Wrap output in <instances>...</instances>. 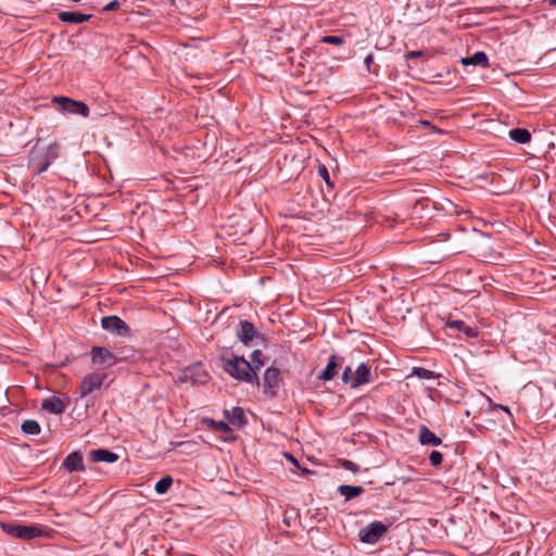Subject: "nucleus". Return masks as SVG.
Instances as JSON below:
<instances>
[{
	"label": "nucleus",
	"instance_id": "5701e85b",
	"mask_svg": "<svg viewBox=\"0 0 556 556\" xmlns=\"http://www.w3.org/2000/svg\"><path fill=\"white\" fill-rule=\"evenodd\" d=\"M202 424L207 426L211 430L219 433H229L231 432V428L229 427V424L226 421H216L213 418L204 417L202 419Z\"/></svg>",
	"mask_w": 556,
	"mask_h": 556
},
{
	"label": "nucleus",
	"instance_id": "c9c22d12",
	"mask_svg": "<svg viewBox=\"0 0 556 556\" xmlns=\"http://www.w3.org/2000/svg\"><path fill=\"white\" fill-rule=\"evenodd\" d=\"M496 407H498V409H502V412H505L509 417H513V414L508 406L501 404V405H496Z\"/></svg>",
	"mask_w": 556,
	"mask_h": 556
},
{
	"label": "nucleus",
	"instance_id": "4c0bfd02",
	"mask_svg": "<svg viewBox=\"0 0 556 556\" xmlns=\"http://www.w3.org/2000/svg\"><path fill=\"white\" fill-rule=\"evenodd\" d=\"M419 123L424 128H434L429 121L421 119Z\"/></svg>",
	"mask_w": 556,
	"mask_h": 556
},
{
	"label": "nucleus",
	"instance_id": "a19ab883",
	"mask_svg": "<svg viewBox=\"0 0 556 556\" xmlns=\"http://www.w3.org/2000/svg\"><path fill=\"white\" fill-rule=\"evenodd\" d=\"M549 4L556 7V0H549Z\"/></svg>",
	"mask_w": 556,
	"mask_h": 556
},
{
	"label": "nucleus",
	"instance_id": "6ab92c4d",
	"mask_svg": "<svg viewBox=\"0 0 556 556\" xmlns=\"http://www.w3.org/2000/svg\"><path fill=\"white\" fill-rule=\"evenodd\" d=\"M225 416L231 425L238 428L243 427L248 421L243 408L239 406L232 407L231 410H225Z\"/></svg>",
	"mask_w": 556,
	"mask_h": 556
},
{
	"label": "nucleus",
	"instance_id": "39448f33",
	"mask_svg": "<svg viewBox=\"0 0 556 556\" xmlns=\"http://www.w3.org/2000/svg\"><path fill=\"white\" fill-rule=\"evenodd\" d=\"M281 384L282 377L280 370L274 366L268 367L263 376V393L268 397H275Z\"/></svg>",
	"mask_w": 556,
	"mask_h": 556
},
{
	"label": "nucleus",
	"instance_id": "412c9836",
	"mask_svg": "<svg viewBox=\"0 0 556 556\" xmlns=\"http://www.w3.org/2000/svg\"><path fill=\"white\" fill-rule=\"evenodd\" d=\"M338 492L345 501H350L362 495L365 492V489L361 485L341 484L338 488Z\"/></svg>",
	"mask_w": 556,
	"mask_h": 556
},
{
	"label": "nucleus",
	"instance_id": "1a4fd4ad",
	"mask_svg": "<svg viewBox=\"0 0 556 556\" xmlns=\"http://www.w3.org/2000/svg\"><path fill=\"white\" fill-rule=\"evenodd\" d=\"M101 326L110 333L118 334L121 337H129L131 330L129 326L118 316H105L101 319Z\"/></svg>",
	"mask_w": 556,
	"mask_h": 556
},
{
	"label": "nucleus",
	"instance_id": "473e14b6",
	"mask_svg": "<svg viewBox=\"0 0 556 556\" xmlns=\"http://www.w3.org/2000/svg\"><path fill=\"white\" fill-rule=\"evenodd\" d=\"M340 464L342 468L350 470L352 472H357L359 470V466L352 460L342 459Z\"/></svg>",
	"mask_w": 556,
	"mask_h": 556
},
{
	"label": "nucleus",
	"instance_id": "e433bc0d",
	"mask_svg": "<svg viewBox=\"0 0 556 556\" xmlns=\"http://www.w3.org/2000/svg\"><path fill=\"white\" fill-rule=\"evenodd\" d=\"M422 55V51H410L407 54V58H419Z\"/></svg>",
	"mask_w": 556,
	"mask_h": 556
},
{
	"label": "nucleus",
	"instance_id": "0eeeda50",
	"mask_svg": "<svg viewBox=\"0 0 556 556\" xmlns=\"http://www.w3.org/2000/svg\"><path fill=\"white\" fill-rule=\"evenodd\" d=\"M53 102L60 104L61 109L70 114L80 115L83 117H88L90 114L89 106L83 102L77 101L67 97H54Z\"/></svg>",
	"mask_w": 556,
	"mask_h": 556
},
{
	"label": "nucleus",
	"instance_id": "cd10ccee",
	"mask_svg": "<svg viewBox=\"0 0 556 556\" xmlns=\"http://www.w3.org/2000/svg\"><path fill=\"white\" fill-rule=\"evenodd\" d=\"M413 375L420 379H426V380H431V379H435L439 377V375L435 374L434 371L429 370L424 367H414Z\"/></svg>",
	"mask_w": 556,
	"mask_h": 556
},
{
	"label": "nucleus",
	"instance_id": "a878e982",
	"mask_svg": "<svg viewBox=\"0 0 556 556\" xmlns=\"http://www.w3.org/2000/svg\"><path fill=\"white\" fill-rule=\"evenodd\" d=\"M21 428L24 433L31 435L39 434L41 430L38 421L34 419L24 420Z\"/></svg>",
	"mask_w": 556,
	"mask_h": 556
},
{
	"label": "nucleus",
	"instance_id": "9b49d317",
	"mask_svg": "<svg viewBox=\"0 0 556 556\" xmlns=\"http://www.w3.org/2000/svg\"><path fill=\"white\" fill-rule=\"evenodd\" d=\"M90 354L92 364L103 366L104 368H110L118 362L117 356L106 348L93 346Z\"/></svg>",
	"mask_w": 556,
	"mask_h": 556
},
{
	"label": "nucleus",
	"instance_id": "aec40b11",
	"mask_svg": "<svg viewBox=\"0 0 556 556\" xmlns=\"http://www.w3.org/2000/svg\"><path fill=\"white\" fill-rule=\"evenodd\" d=\"M460 62L464 65H473L482 68L490 66L488 55L483 51H478L470 56L463 58Z\"/></svg>",
	"mask_w": 556,
	"mask_h": 556
},
{
	"label": "nucleus",
	"instance_id": "20e7f679",
	"mask_svg": "<svg viewBox=\"0 0 556 556\" xmlns=\"http://www.w3.org/2000/svg\"><path fill=\"white\" fill-rule=\"evenodd\" d=\"M108 378V374L105 372H91L86 375L81 383L79 386V395L80 397H87L89 395H93L97 397V392L100 391L104 380Z\"/></svg>",
	"mask_w": 556,
	"mask_h": 556
},
{
	"label": "nucleus",
	"instance_id": "f257e3e1",
	"mask_svg": "<svg viewBox=\"0 0 556 556\" xmlns=\"http://www.w3.org/2000/svg\"><path fill=\"white\" fill-rule=\"evenodd\" d=\"M60 146L56 142L47 147L35 144L28 154L27 167L35 174L40 175L59 157Z\"/></svg>",
	"mask_w": 556,
	"mask_h": 556
},
{
	"label": "nucleus",
	"instance_id": "2eb2a0df",
	"mask_svg": "<svg viewBox=\"0 0 556 556\" xmlns=\"http://www.w3.org/2000/svg\"><path fill=\"white\" fill-rule=\"evenodd\" d=\"M68 403V399L64 402L60 397L53 395L42 400L41 408L51 414L60 415L65 410Z\"/></svg>",
	"mask_w": 556,
	"mask_h": 556
},
{
	"label": "nucleus",
	"instance_id": "f3484780",
	"mask_svg": "<svg viewBox=\"0 0 556 556\" xmlns=\"http://www.w3.org/2000/svg\"><path fill=\"white\" fill-rule=\"evenodd\" d=\"M58 17L61 22L66 24H79L84 22H88L92 15L91 14H84L80 12L75 11H61L58 14Z\"/></svg>",
	"mask_w": 556,
	"mask_h": 556
},
{
	"label": "nucleus",
	"instance_id": "a211bd4d",
	"mask_svg": "<svg viewBox=\"0 0 556 556\" xmlns=\"http://www.w3.org/2000/svg\"><path fill=\"white\" fill-rule=\"evenodd\" d=\"M418 441L421 445L439 446L442 444V440L425 425L418 429Z\"/></svg>",
	"mask_w": 556,
	"mask_h": 556
},
{
	"label": "nucleus",
	"instance_id": "79ce46f5",
	"mask_svg": "<svg viewBox=\"0 0 556 556\" xmlns=\"http://www.w3.org/2000/svg\"><path fill=\"white\" fill-rule=\"evenodd\" d=\"M400 480L403 481V483H405L406 481H408L409 479H406V478H401Z\"/></svg>",
	"mask_w": 556,
	"mask_h": 556
},
{
	"label": "nucleus",
	"instance_id": "b1692460",
	"mask_svg": "<svg viewBox=\"0 0 556 556\" xmlns=\"http://www.w3.org/2000/svg\"><path fill=\"white\" fill-rule=\"evenodd\" d=\"M509 138L517 143H528L531 140V134L526 128H513L508 132Z\"/></svg>",
	"mask_w": 556,
	"mask_h": 556
},
{
	"label": "nucleus",
	"instance_id": "7c9ffc66",
	"mask_svg": "<svg viewBox=\"0 0 556 556\" xmlns=\"http://www.w3.org/2000/svg\"><path fill=\"white\" fill-rule=\"evenodd\" d=\"M320 41L328 45L341 46L345 40L342 36L327 35L321 37Z\"/></svg>",
	"mask_w": 556,
	"mask_h": 556
},
{
	"label": "nucleus",
	"instance_id": "9d476101",
	"mask_svg": "<svg viewBox=\"0 0 556 556\" xmlns=\"http://www.w3.org/2000/svg\"><path fill=\"white\" fill-rule=\"evenodd\" d=\"M181 382L190 381L192 384H205L208 381V374L201 364L187 367L179 377Z\"/></svg>",
	"mask_w": 556,
	"mask_h": 556
},
{
	"label": "nucleus",
	"instance_id": "72a5a7b5",
	"mask_svg": "<svg viewBox=\"0 0 556 556\" xmlns=\"http://www.w3.org/2000/svg\"><path fill=\"white\" fill-rule=\"evenodd\" d=\"M119 8H121V2L118 0H113L103 8V11H116Z\"/></svg>",
	"mask_w": 556,
	"mask_h": 556
},
{
	"label": "nucleus",
	"instance_id": "6e6552de",
	"mask_svg": "<svg viewBox=\"0 0 556 556\" xmlns=\"http://www.w3.org/2000/svg\"><path fill=\"white\" fill-rule=\"evenodd\" d=\"M1 528L8 534L23 540H30L40 535L41 530L35 526H23L16 523H2Z\"/></svg>",
	"mask_w": 556,
	"mask_h": 556
},
{
	"label": "nucleus",
	"instance_id": "c756f323",
	"mask_svg": "<svg viewBox=\"0 0 556 556\" xmlns=\"http://www.w3.org/2000/svg\"><path fill=\"white\" fill-rule=\"evenodd\" d=\"M319 177L326 182L329 188H333L334 184L330 178V174L326 165L319 164L317 170Z\"/></svg>",
	"mask_w": 556,
	"mask_h": 556
},
{
	"label": "nucleus",
	"instance_id": "f704fd0d",
	"mask_svg": "<svg viewBox=\"0 0 556 556\" xmlns=\"http://www.w3.org/2000/svg\"><path fill=\"white\" fill-rule=\"evenodd\" d=\"M364 63L368 72H376V70H371V64L374 63V55L371 53L365 56Z\"/></svg>",
	"mask_w": 556,
	"mask_h": 556
},
{
	"label": "nucleus",
	"instance_id": "4468645a",
	"mask_svg": "<svg viewBox=\"0 0 556 556\" xmlns=\"http://www.w3.org/2000/svg\"><path fill=\"white\" fill-rule=\"evenodd\" d=\"M62 466L70 472L79 471L84 472L86 467L84 465V457L81 452L75 451L70 453L63 460Z\"/></svg>",
	"mask_w": 556,
	"mask_h": 556
},
{
	"label": "nucleus",
	"instance_id": "37998d69",
	"mask_svg": "<svg viewBox=\"0 0 556 556\" xmlns=\"http://www.w3.org/2000/svg\"><path fill=\"white\" fill-rule=\"evenodd\" d=\"M73 2H79L80 0H72Z\"/></svg>",
	"mask_w": 556,
	"mask_h": 556
},
{
	"label": "nucleus",
	"instance_id": "c85d7f7f",
	"mask_svg": "<svg viewBox=\"0 0 556 556\" xmlns=\"http://www.w3.org/2000/svg\"><path fill=\"white\" fill-rule=\"evenodd\" d=\"M252 367L255 369H260L264 364V355L261 350H254L251 354Z\"/></svg>",
	"mask_w": 556,
	"mask_h": 556
},
{
	"label": "nucleus",
	"instance_id": "f8f14e48",
	"mask_svg": "<svg viewBox=\"0 0 556 556\" xmlns=\"http://www.w3.org/2000/svg\"><path fill=\"white\" fill-rule=\"evenodd\" d=\"M236 336L244 345H249L254 339L264 340V337L255 329L254 325L249 320L239 321L236 329Z\"/></svg>",
	"mask_w": 556,
	"mask_h": 556
},
{
	"label": "nucleus",
	"instance_id": "dca6fc26",
	"mask_svg": "<svg viewBox=\"0 0 556 556\" xmlns=\"http://www.w3.org/2000/svg\"><path fill=\"white\" fill-rule=\"evenodd\" d=\"M118 458H119V456L116 453L109 451L106 448H97V450H91L89 452V459L93 463L112 464V463L117 462Z\"/></svg>",
	"mask_w": 556,
	"mask_h": 556
},
{
	"label": "nucleus",
	"instance_id": "ddd939ff",
	"mask_svg": "<svg viewBox=\"0 0 556 556\" xmlns=\"http://www.w3.org/2000/svg\"><path fill=\"white\" fill-rule=\"evenodd\" d=\"M342 362L343 357L336 354L331 355L325 369L318 375V379L323 381L332 380L338 375V371L342 366Z\"/></svg>",
	"mask_w": 556,
	"mask_h": 556
},
{
	"label": "nucleus",
	"instance_id": "7ed1b4c3",
	"mask_svg": "<svg viewBox=\"0 0 556 556\" xmlns=\"http://www.w3.org/2000/svg\"><path fill=\"white\" fill-rule=\"evenodd\" d=\"M341 380L352 389H357L361 386L370 383L372 381L371 367L367 363H361L353 374L352 368L346 366L343 369Z\"/></svg>",
	"mask_w": 556,
	"mask_h": 556
},
{
	"label": "nucleus",
	"instance_id": "f03ea898",
	"mask_svg": "<svg viewBox=\"0 0 556 556\" xmlns=\"http://www.w3.org/2000/svg\"><path fill=\"white\" fill-rule=\"evenodd\" d=\"M224 370L237 380L261 386V381L252 364L243 356H235L225 361Z\"/></svg>",
	"mask_w": 556,
	"mask_h": 556
},
{
	"label": "nucleus",
	"instance_id": "423d86ee",
	"mask_svg": "<svg viewBox=\"0 0 556 556\" xmlns=\"http://www.w3.org/2000/svg\"><path fill=\"white\" fill-rule=\"evenodd\" d=\"M387 531L388 526L381 521H374L359 530L358 538L363 543L375 544Z\"/></svg>",
	"mask_w": 556,
	"mask_h": 556
},
{
	"label": "nucleus",
	"instance_id": "393cba45",
	"mask_svg": "<svg viewBox=\"0 0 556 556\" xmlns=\"http://www.w3.org/2000/svg\"><path fill=\"white\" fill-rule=\"evenodd\" d=\"M430 205V199L421 198L415 201L412 208V215L416 218H422V212Z\"/></svg>",
	"mask_w": 556,
	"mask_h": 556
},
{
	"label": "nucleus",
	"instance_id": "4be33fe9",
	"mask_svg": "<svg viewBox=\"0 0 556 556\" xmlns=\"http://www.w3.org/2000/svg\"><path fill=\"white\" fill-rule=\"evenodd\" d=\"M447 327L462 331L466 338L471 339L478 336V329L466 325L463 320H452L447 323Z\"/></svg>",
	"mask_w": 556,
	"mask_h": 556
},
{
	"label": "nucleus",
	"instance_id": "58836bf2",
	"mask_svg": "<svg viewBox=\"0 0 556 556\" xmlns=\"http://www.w3.org/2000/svg\"><path fill=\"white\" fill-rule=\"evenodd\" d=\"M287 458H289L293 464L298 465V460L295 457L289 453H286Z\"/></svg>",
	"mask_w": 556,
	"mask_h": 556
},
{
	"label": "nucleus",
	"instance_id": "ea45409f",
	"mask_svg": "<svg viewBox=\"0 0 556 556\" xmlns=\"http://www.w3.org/2000/svg\"><path fill=\"white\" fill-rule=\"evenodd\" d=\"M488 402H489V405H490L491 409H497L498 408V407H496L497 404L493 403L490 397H488Z\"/></svg>",
	"mask_w": 556,
	"mask_h": 556
},
{
	"label": "nucleus",
	"instance_id": "2f4dec72",
	"mask_svg": "<svg viewBox=\"0 0 556 556\" xmlns=\"http://www.w3.org/2000/svg\"><path fill=\"white\" fill-rule=\"evenodd\" d=\"M429 462L432 466L438 467L443 462V455L439 451H432L429 455Z\"/></svg>",
	"mask_w": 556,
	"mask_h": 556
},
{
	"label": "nucleus",
	"instance_id": "bb28decb",
	"mask_svg": "<svg viewBox=\"0 0 556 556\" xmlns=\"http://www.w3.org/2000/svg\"><path fill=\"white\" fill-rule=\"evenodd\" d=\"M172 484V477L165 476L155 483L154 490L157 494H165L170 489Z\"/></svg>",
	"mask_w": 556,
	"mask_h": 556
}]
</instances>
